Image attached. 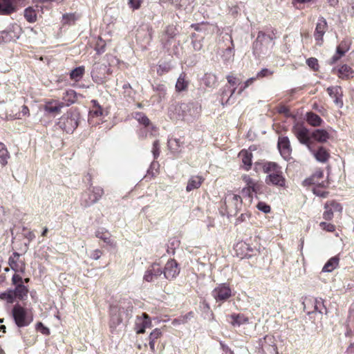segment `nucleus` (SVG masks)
I'll use <instances>...</instances> for the list:
<instances>
[{
	"mask_svg": "<svg viewBox=\"0 0 354 354\" xmlns=\"http://www.w3.org/2000/svg\"><path fill=\"white\" fill-rule=\"evenodd\" d=\"M327 92L330 97L333 98L334 103L339 108L343 106V92L339 86H330L327 88Z\"/></svg>",
	"mask_w": 354,
	"mask_h": 354,
	"instance_id": "obj_16",
	"label": "nucleus"
},
{
	"mask_svg": "<svg viewBox=\"0 0 354 354\" xmlns=\"http://www.w3.org/2000/svg\"><path fill=\"white\" fill-rule=\"evenodd\" d=\"M339 259L337 256L330 258L324 265L322 271L325 272H330L334 270L338 266Z\"/></svg>",
	"mask_w": 354,
	"mask_h": 354,
	"instance_id": "obj_30",
	"label": "nucleus"
},
{
	"mask_svg": "<svg viewBox=\"0 0 354 354\" xmlns=\"http://www.w3.org/2000/svg\"><path fill=\"white\" fill-rule=\"evenodd\" d=\"M109 71V68L104 64H94L91 73L93 80L98 84H103L110 73Z\"/></svg>",
	"mask_w": 354,
	"mask_h": 354,
	"instance_id": "obj_7",
	"label": "nucleus"
},
{
	"mask_svg": "<svg viewBox=\"0 0 354 354\" xmlns=\"http://www.w3.org/2000/svg\"><path fill=\"white\" fill-rule=\"evenodd\" d=\"M17 0H0V15H9L16 10L15 3Z\"/></svg>",
	"mask_w": 354,
	"mask_h": 354,
	"instance_id": "obj_19",
	"label": "nucleus"
},
{
	"mask_svg": "<svg viewBox=\"0 0 354 354\" xmlns=\"http://www.w3.org/2000/svg\"><path fill=\"white\" fill-rule=\"evenodd\" d=\"M8 158L9 155L7 149L4 144L0 142V162L3 166L7 164Z\"/></svg>",
	"mask_w": 354,
	"mask_h": 354,
	"instance_id": "obj_40",
	"label": "nucleus"
},
{
	"mask_svg": "<svg viewBox=\"0 0 354 354\" xmlns=\"http://www.w3.org/2000/svg\"><path fill=\"white\" fill-rule=\"evenodd\" d=\"M0 298L1 299L6 300L8 303L12 304L14 302L15 297L12 290L3 292L0 294Z\"/></svg>",
	"mask_w": 354,
	"mask_h": 354,
	"instance_id": "obj_46",
	"label": "nucleus"
},
{
	"mask_svg": "<svg viewBox=\"0 0 354 354\" xmlns=\"http://www.w3.org/2000/svg\"><path fill=\"white\" fill-rule=\"evenodd\" d=\"M266 183L269 185H271L280 187H286V178L283 176L281 170L268 174L266 178Z\"/></svg>",
	"mask_w": 354,
	"mask_h": 354,
	"instance_id": "obj_14",
	"label": "nucleus"
},
{
	"mask_svg": "<svg viewBox=\"0 0 354 354\" xmlns=\"http://www.w3.org/2000/svg\"><path fill=\"white\" fill-rule=\"evenodd\" d=\"M152 153L153 158L156 159L160 155V145L158 140H155L153 143Z\"/></svg>",
	"mask_w": 354,
	"mask_h": 354,
	"instance_id": "obj_54",
	"label": "nucleus"
},
{
	"mask_svg": "<svg viewBox=\"0 0 354 354\" xmlns=\"http://www.w3.org/2000/svg\"><path fill=\"white\" fill-rule=\"evenodd\" d=\"M281 170L279 165L274 162H266L263 165V171L266 174L276 173Z\"/></svg>",
	"mask_w": 354,
	"mask_h": 354,
	"instance_id": "obj_32",
	"label": "nucleus"
},
{
	"mask_svg": "<svg viewBox=\"0 0 354 354\" xmlns=\"http://www.w3.org/2000/svg\"><path fill=\"white\" fill-rule=\"evenodd\" d=\"M294 133L299 141L308 147L310 149L311 147V135L308 129L304 127H297L294 128Z\"/></svg>",
	"mask_w": 354,
	"mask_h": 354,
	"instance_id": "obj_12",
	"label": "nucleus"
},
{
	"mask_svg": "<svg viewBox=\"0 0 354 354\" xmlns=\"http://www.w3.org/2000/svg\"><path fill=\"white\" fill-rule=\"evenodd\" d=\"M174 110L176 113L174 118L189 122L199 115L201 108L197 104L189 102L177 104L174 106Z\"/></svg>",
	"mask_w": 354,
	"mask_h": 354,
	"instance_id": "obj_2",
	"label": "nucleus"
},
{
	"mask_svg": "<svg viewBox=\"0 0 354 354\" xmlns=\"http://www.w3.org/2000/svg\"><path fill=\"white\" fill-rule=\"evenodd\" d=\"M171 70V66L169 64L164 63L158 66L157 72L159 75H162Z\"/></svg>",
	"mask_w": 354,
	"mask_h": 354,
	"instance_id": "obj_51",
	"label": "nucleus"
},
{
	"mask_svg": "<svg viewBox=\"0 0 354 354\" xmlns=\"http://www.w3.org/2000/svg\"><path fill=\"white\" fill-rule=\"evenodd\" d=\"M263 185L261 183L254 181L249 187L244 188L243 189V193L248 194L250 196V192L257 194H261L263 192Z\"/></svg>",
	"mask_w": 354,
	"mask_h": 354,
	"instance_id": "obj_31",
	"label": "nucleus"
},
{
	"mask_svg": "<svg viewBox=\"0 0 354 354\" xmlns=\"http://www.w3.org/2000/svg\"><path fill=\"white\" fill-rule=\"evenodd\" d=\"M102 255V252L101 250H93L90 254V257L91 259H94V260H97L100 258Z\"/></svg>",
	"mask_w": 354,
	"mask_h": 354,
	"instance_id": "obj_64",
	"label": "nucleus"
},
{
	"mask_svg": "<svg viewBox=\"0 0 354 354\" xmlns=\"http://www.w3.org/2000/svg\"><path fill=\"white\" fill-rule=\"evenodd\" d=\"M12 283L15 286H17L19 283L23 284L22 277L17 274H15L12 277Z\"/></svg>",
	"mask_w": 354,
	"mask_h": 354,
	"instance_id": "obj_62",
	"label": "nucleus"
},
{
	"mask_svg": "<svg viewBox=\"0 0 354 354\" xmlns=\"http://www.w3.org/2000/svg\"><path fill=\"white\" fill-rule=\"evenodd\" d=\"M192 44L194 50H201L203 48L202 39H203V36H199L196 33H193L192 35Z\"/></svg>",
	"mask_w": 354,
	"mask_h": 354,
	"instance_id": "obj_37",
	"label": "nucleus"
},
{
	"mask_svg": "<svg viewBox=\"0 0 354 354\" xmlns=\"http://www.w3.org/2000/svg\"><path fill=\"white\" fill-rule=\"evenodd\" d=\"M12 291L15 298L24 300L27 297L28 289L24 284L19 283Z\"/></svg>",
	"mask_w": 354,
	"mask_h": 354,
	"instance_id": "obj_25",
	"label": "nucleus"
},
{
	"mask_svg": "<svg viewBox=\"0 0 354 354\" xmlns=\"http://www.w3.org/2000/svg\"><path fill=\"white\" fill-rule=\"evenodd\" d=\"M1 37L3 42H10L15 37L14 31L11 30H6L1 32Z\"/></svg>",
	"mask_w": 354,
	"mask_h": 354,
	"instance_id": "obj_44",
	"label": "nucleus"
},
{
	"mask_svg": "<svg viewBox=\"0 0 354 354\" xmlns=\"http://www.w3.org/2000/svg\"><path fill=\"white\" fill-rule=\"evenodd\" d=\"M320 227L327 232H334L335 230V226L331 223L326 222H321L319 224Z\"/></svg>",
	"mask_w": 354,
	"mask_h": 354,
	"instance_id": "obj_55",
	"label": "nucleus"
},
{
	"mask_svg": "<svg viewBox=\"0 0 354 354\" xmlns=\"http://www.w3.org/2000/svg\"><path fill=\"white\" fill-rule=\"evenodd\" d=\"M239 157L241 159L244 169L246 171H248L252 166V153L247 150H241L239 153Z\"/></svg>",
	"mask_w": 354,
	"mask_h": 354,
	"instance_id": "obj_21",
	"label": "nucleus"
},
{
	"mask_svg": "<svg viewBox=\"0 0 354 354\" xmlns=\"http://www.w3.org/2000/svg\"><path fill=\"white\" fill-rule=\"evenodd\" d=\"M162 274L163 272L160 265L153 263L145 272L143 279L147 282H155Z\"/></svg>",
	"mask_w": 354,
	"mask_h": 354,
	"instance_id": "obj_10",
	"label": "nucleus"
},
{
	"mask_svg": "<svg viewBox=\"0 0 354 354\" xmlns=\"http://www.w3.org/2000/svg\"><path fill=\"white\" fill-rule=\"evenodd\" d=\"M223 37H226L227 39H228L230 40L231 46H228L227 48H226L225 49L221 57L225 63H230V62H233L234 57V45L233 39H232L231 35L227 33H226L223 36Z\"/></svg>",
	"mask_w": 354,
	"mask_h": 354,
	"instance_id": "obj_17",
	"label": "nucleus"
},
{
	"mask_svg": "<svg viewBox=\"0 0 354 354\" xmlns=\"http://www.w3.org/2000/svg\"><path fill=\"white\" fill-rule=\"evenodd\" d=\"M164 277L168 280H172L176 278L179 272L180 268L178 263L174 259H170L167 262L165 266L164 270H162Z\"/></svg>",
	"mask_w": 354,
	"mask_h": 354,
	"instance_id": "obj_11",
	"label": "nucleus"
},
{
	"mask_svg": "<svg viewBox=\"0 0 354 354\" xmlns=\"http://www.w3.org/2000/svg\"><path fill=\"white\" fill-rule=\"evenodd\" d=\"M189 85V81L186 80V75L181 73L176 83V90L177 92L185 91Z\"/></svg>",
	"mask_w": 354,
	"mask_h": 354,
	"instance_id": "obj_29",
	"label": "nucleus"
},
{
	"mask_svg": "<svg viewBox=\"0 0 354 354\" xmlns=\"http://www.w3.org/2000/svg\"><path fill=\"white\" fill-rule=\"evenodd\" d=\"M36 330L43 335H48L50 334L49 328L46 327L41 322H38L36 324Z\"/></svg>",
	"mask_w": 354,
	"mask_h": 354,
	"instance_id": "obj_53",
	"label": "nucleus"
},
{
	"mask_svg": "<svg viewBox=\"0 0 354 354\" xmlns=\"http://www.w3.org/2000/svg\"><path fill=\"white\" fill-rule=\"evenodd\" d=\"M328 203L329 204V208L332 207V211L333 212H341L342 211V207L339 203L335 202V201H330V202H328Z\"/></svg>",
	"mask_w": 354,
	"mask_h": 354,
	"instance_id": "obj_57",
	"label": "nucleus"
},
{
	"mask_svg": "<svg viewBox=\"0 0 354 354\" xmlns=\"http://www.w3.org/2000/svg\"><path fill=\"white\" fill-rule=\"evenodd\" d=\"M227 82L232 86H234L236 84H240V80L233 75H227Z\"/></svg>",
	"mask_w": 354,
	"mask_h": 354,
	"instance_id": "obj_63",
	"label": "nucleus"
},
{
	"mask_svg": "<svg viewBox=\"0 0 354 354\" xmlns=\"http://www.w3.org/2000/svg\"><path fill=\"white\" fill-rule=\"evenodd\" d=\"M65 106V102L59 101H50L45 105V111L49 113L57 114L61 112V109Z\"/></svg>",
	"mask_w": 354,
	"mask_h": 354,
	"instance_id": "obj_20",
	"label": "nucleus"
},
{
	"mask_svg": "<svg viewBox=\"0 0 354 354\" xmlns=\"http://www.w3.org/2000/svg\"><path fill=\"white\" fill-rule=\"evenodd\" d=\"M277 147L281 156L285 160L288 161L292 158V148L288 137L279 136L277 142Z\"/></svg>",
	"mask_w": 354,
	"mask_h": 354,
	"instance_id": "obj_9",
	"label": "nucleus"
},
{
	"mask_svg": "<svg viewBox=\"0 0 354 354\" xmlns=\"http://www.w3.org/2000/svg\"><path fill=\"white\" fill-rule=\"evenodd\" d=\"M24 17L30 23H33L36 21L37 15L35 10L28 7L24 10Z\"/></svg>",
	"mask_w": 354,
	"mask_h": 354,
	"instance_id": "obj_41",
	"label": "nucleus"
},
{
	"mask_svg": "<svg viewBox=\"0 0 354 354\" xmlns=\"http://www.w3.org/2000/svg\"><path fill=\"white\" fill-rule=\"evenodd\" d=\"M273 37L263 32H259L256 40L253 43V52L255 55H259L266 53L267 49L272 44Z\"/></svg>",
	"mask_w": 354,
	"mask_h": 354,
	"instance_id": "obj_4",
	"label": "nucleus"
},
{
	"mask_svg": "<svg viewBox=\"0 0 354 354\" xmlns=\"http://www.w3.org/2000/svg\"><path fill=\"white\" fill-rule=\"evenodd\" d=\"M17 118L21 119L22 116L29 115V109L28 106L24 105L21 106V110L17 114Z\"/></svg>",
	"mask_w": 354,
	"mask_h": 354,
	"instance_id": "obj_61",
	"label": "nucleus"
},
{
	"mask_svg": "<svg viewBox=\"0 0 354 354\" xmlns=\"http://www.w3.org/2000/svg\"><path fill=\"white\" fill-rule=\"evenodd\" d=\"M257 80L256 77H250L248 80H247L243 85L240 87L238 94H241L246 88H248L250 85L253 84V82Z\"/></svg>",
	"mask_w": 354,
	"mask_h": 354,
	"instance_id": "obj_52",
	"label": "nucleus"
},
{
	"mask_svg": "<svg viewBox=\"0 0 354 354\" xmlns=\"http://www.w3.org/2000/svg\"><path fill=\"white\" fill-rule=\"evenodd\" d=\"M162 335V332L159 328L154 329L149 335V339L156 340Z\"/></svg>",
	"mask_w": 354,
	"mask_h": 354,
	"instance_id": "obj_56",
	"label": "nucleus"
},
{
	"mask_svg": "<svg viewBox=\"0 0 354 354\" xmlns=\"http://www.w3.org/2000/svg\"><path fill=\"white\" fill-rule=\"evenodd\" d=\"M353 73L352 68L346 64L342 66L338 70V77L342 79H349L353 77Z\"/></svg>",
	"mask_w": 354,
	"mask_h": 354,
	"instance_id": "obj_33",
	"label": "nucleus"
},
{
	"mask_svg": "<svg viewBox=\"0 0 354 354\" xmlns=\"http://www.w3.org/2000/svg\"><path fill=\"white\" fill-rule=\"evenodd\" d=\"M133 118L140 124L145 127H148L150 124V120L147 116L142 112H136L133 114Z\"/></svg>",
	"mask_w": 354,
	"mask_h": 354,
	"instance_id": "obj_38",
	"label": "nucleus"
},
{
	"mask_svg": "<svg viewBox=\"0 0 354 354\" xmlns=\"http://www.w3.org/2000/svg\"><path fill=\"white\" fill-rule=\"evenodd\" d=\"M324 208L326 210L324 211L323 214V218L326 221H330L333 217V212L332 211V207L329 208V204L328 203H326L324 205Z\"/></svg>",
	"mask_w": 354,
	"mask_h": 354,
	"instance_id": "obj_47",
	"label": "nucleus"
},
{
	"mask_svg": "<svg viewBox=\"0 0 354 354\" xmlns=\"http://www.w3.org/2000/svg\"><path fill=\"white\" fill-rule=\"evenodd\" d=\"M168 147L173 153L178 154L181 152L180 142L178 139L174 138L169 140Z\"/></svg>",
	"mask_w": 354,
	"mask_h": 354,
	"instance_id": "obj_35",
	"label": "nucleus"
},
{
	"mask_svg": "<svg viewBox=\"0 0 354 354\" xmlns=\"http://www.w3.org/2000/svg\"><path fill=\"white\" fill-rule=\"evenodd\" d=\"M63 100L65 102V106L73 104L77 100V93L73 89H68L63 93Z\"/></svg>",
	"mask_w": 354,
	"mask_h": 354,
	"instance_id": "obj_27",
	"label": "nucleus"
},
{
	"mask_svg": "<svg viewBox=\"0 0 354 354\" xmlns=\"http://www.w3.org/2000/svg\"><path fill=\"white\" fill-rule=\"evenodd\" d=\"M315 310L319 313L320 314H327V308L324 306L322 299H315Z\"/></svg>",
	"mask_w": 354,
	"mask_h": 354,
	"instance_id": "obj_42",
	"label": "nucleus"
},
{
	"mask_svg": "<svg viewBox=\"0 0 354 354\" xmlns=\"http://www.w3.org/2000/svg\"><path fill=\"white\" fill-rule=\"evenodd\" d=\"M306 64L313 71H318L319 64H318V60L316 58H315V57L308 58L306 60Z\"/></svg>",
	"mask_w": 354,
	"mask_h": 354,
	"instance_id": "obj_48",
	"label": "nucleus"
},
{
	"mask_svg": "<svg viewBox=\"0 0 354 354\" xmlns=\"http://www.w3.org/2000/svg\"><path fill=\"white\" fill-rule=\"evenodd\" d=\"M8 263L11 267V269L15 272L20 271L21 272H24L25 271V263L21 262V266L20 268H19V264L17 262V260L14 259V257H10L8 259Z\"/></svg>",
	"mask_w": 354,
	"mask_h": 354,
	"instance_id": "obj_39",
	"label": "nucleus"
},
{
	"mask_svg": "<svg viewBox=\"0 0 354 354\" xmlns=\"http://www.w3.org/2000/svg\"><path fill=\"white\" fill-rule=\"evenodd\" d=\"M172 1V3H174L176 6H178L179 8L182 7H187V6H189L192 2L193 0H171Z\"/></svg>",
	"mask_w": 354,
	"mask_h": 354,
	"instance_id": "obj_49",
	"label": "nucleus"
},
{
	"mask_svg": "<svg viewBox=\"0 0 354 354\" xmlns=\"http://www.w3.org/2000/svg\"><path fill=\"white\" fill-rule=\"evenodd\" d=\"M273 74V71L268 69V68H263L259 72L257 73L256 77L257 79H261L263 77L270 76Z\"/></svg>",
	"mask_w": 354,
	"mask_h": 354,
	"instance_id": "obj_50",
	"label": "nucleus"
},
{
	"mask_svg": "<svg viewBox=\"0 0 354 354\" xmlns=\"http://www.w3.org/2000/svg\"><path fill=\"white\" fill-rule=\"evenodd\" d=\"M203 82L206 86L213 87L217 82V77L213 73H205L203 78Z\"/></svg>",
	"mask_w": 354,
	"mask_h": 354,
	"instance_id": "obj_36",
	"label": "nucleus"
},
{
	"mask_svg": "<svg viewBox=\"0 0 354 354\" xmlns=\"http://www.w3.org/2000/svg\"><path fill=\"white\" fill-rule=\"evenodd\" d=\"M133 304L129 299H121L118 304L110 306V328H115L120 325L122 320V315L129 319L132 316Z\"/></svg>",
	"mask_w": 354,
	"mask_h": 354,
	"instance_id": "obj_1",
	"label": "nucleus"
},
{
	"mask_svg": "<svg viewBox=\"0 0 354 354\" xmlns=\"http://www.w3.org/2000/svg\"><path fill=\"white\" fill-rule=\"evenodd\" d=\"M309 150L313 153L316 160L320 162H326L330 157L329 153L323 147H319L317 151H313L311 148Z\"/></svg>",
	"mask_w": 354,
	"mask_h": 354,
	"instance_id": "obj_22",
	"label": "nucleus"
},
{
	"mask_svg": "<svg viewBox=\"0 0 354 354\" xmlns=\"http://www.w3.org/2000/svg\"><path fill=\"white\" fill-rule=\"evenodd\" d=\"M136 39L143 43L144 45L149 44L152 39V28L148 26L140 27L136 34Z\"/></svg>",
	"mask_w": 354,
	"mask_h": 354,
	"instance_id": "obj_15",
	"label": "nucleus"
},
{
	"mask_svg": "<svg viewBox=\"0 0 354 354\" xmlns=\"http://www.w3.org/2000/svg\"><path fill=\"white\" fill-rule=\"evenodd\" d=\"M203 178L199 176H192L188 180L186 191L191 192L194 189H198L201 185Z\"/></svg>",
	"mask_w": 354,
	"mask_h": 354,
	"instance_id": "obj_24",
	"label": "nucleus"
},
{
	"mask_svg": "<svg viewBox=\"0 0 354 354\" xmlns=\"http://www.w3.org/2000/svg\"><path fill=\"white\" fill-rule=\"evenodd\" d=\"M95 50H96L97 54H102L106 50V43L101 37H98L97 41L96 42Z\"/></svg>",
	"mask_w": 354,
	"mask_h": 354,
	"instance_id": "obj_45",
	"label": "nucleus"
},
{
	"mask_svg": "<svg viewBox=\"0 0 354 354\" xmlns=\"http://www.w3.org/2000/svg\"><path fill=\"white\" fill-rule=\"evenodd\" d=\"M230 323L234 326H240L242 324L248 323V318L243 314H232L230 315Z\"/></svg>",
	"mask_w": 354,
	"mask_h": 354,
	"instance_id": "obj_26",
	"label": "nucleus"
},
{
	"mask_svg": "<svg viewBox=\"0 0 354 354\" xmlns=\"http://www.w3.org/2000/svg\"><path fill=\"white\" fill-rule=\"evenodd\" d=\"M328 28V24L326 22V20L323 17H320L318 19L315 31L314 33V37L316 40L317 41H322L324 35L325 34L326 31Z\"/></svg>",
	"mask_w": 354,
	"mask_h": 354,
	"instance_id": "obj_18",
	"label": "nucleus"
},
{
	"mask_svg": "<svg viewBox=\"0 0 354 354\" xmlns=\"http://www.w3.org/2000/svg\"><path fill=\"white\" fill-rule=\"evenodd\" d=\"M12 315L15 324L19 328L27 326L32 321V318L28 316L26 310L19 304H15L12 308Z\"/></svg>",
	"mask_w": 354,
	"mask_h": 354,
	"instance_id": "obj_5",
	"label": "nucleus"
},
{
	"mask_svg": "<svg viewBox=\"0 0 354 354\" xmlns=\"http://www.w3.org/2000/svg\"><path fill=\"white\" fill-rule=\"evenodd\" d=\"M306 121L313 127H319L323 122V120L313 112H308L306 113Z\"/></svg>",
	"mask_w": 354,
	"mask_h": 354,
	"instance_id": "obj_28",
	"label": "nucleus"
},
{
	"mask_svg": "<svg viewBox=\"0 0 354 354\" xmlns=\"http://www.w3.org/2000/svg\"><path fill=\"white\" fill-rule=\"evenodd\" d=\"M60 127L66 133H73L78 126V115L77 114H68L63 116L59 122Z\"/></svg>",
	"mask_w": 354,
	"mask_h": 354,
	"instance_id": "obj_8",
	"label": "nucleus"
},
{
	"mask_svg": "<svg viewBox=\"0 0 354 354\" xmlns=\"http://www.w3.org/2000/svg\"><path fill=\"white\" fill-rule=\"evenodd\" d=\"M211 295L221 306L232 297V290L227 283H220L214 288Z\"/></svg>",
	"mask_w": 354,
	"mask_h": 354,
	"instance_id": "obj_6",
	"label": "nucleus"
},
{
	"mask_svg": "<svg viewBox=\"0 0 354 354\" xmlns=\"http://www.w3.org/2000/svg\"><path fill=\"white\" fill-rule=\"evenodd\" d=\"M95 236L96 237L103 240L106 243L109 244V245H112L113 244V242L111 239V236H110V234L108 232H103V231H100V230H97L96 232H95Z\"/></svg>",
	"mask_w": 354,
	"mask_h": 354,
	"instance_id": "obj_43",
	"label": "nucleus"
},
{
	"mask_svg": "<svg viewBox=\"0 0 354 354\" xmlns=\"http://www.w3.org/2000/svg\"><path fill=\"white\" fill-rule=\"evenodd\" d=\"M257 208L260 211L264 212V213H268L270 212V205H267L266 203L263 202H259L257 204Z\"/></svg>",
	"mask_w": 354,
	"mask_h": 354,
	"instance_id": "obj_59",
	"label": "nucleus"
},
{
	"mask_svg": "<svg viewBox=\"0 0 354 354\" xmlns=\"http://www.w3.org/2000/svg\"><path fill=\"white\" fill-rule=\"evenodd\" d=\"M312 138L319 142H326L330 138L329 133L325 129H316L311 133Z\"/></svg>",
	"mask_w": 354,
	"mask_h": 354,
	"instance_id": "obj_23",
	"label": "nucleus"
},
{
	"mask_svg": "<svg viewBox=\"0 0 354 354\" xmlns=\"http://www.w3.org/2000/svg\"><path fill=\"white\" fill-rule=\"evenodd\" d=\"M89 113L91 116H101L102 115V109L100 104H97V107L93 108V109L90 111Z\"/></svg>",
	"mask_w": 354,
	"mask_h": 354,
	"instance_id": "obj_58",
	"label": "nucleus"
},
{
	"mask_svg": "<svg viewBox=\"0 0 354 354\" xmlns=\"http://www.w3.org/2000/svg\"><path fill=\"white\" fill-rule=\"evenodd\" d=\"M104 194V189L100 187H93L91 184L89 188L81 195L80 205L88 207L97 203Z\"/></svg>",
	"mask_w": 354,
	"mask_h": 354,
	"instance_id": "obj_3",
	"label": "nucleus"
},
{
	"mask_svg": "<svg viewBox=\"0 0 354 354\" xmlns=\"http://www.w3.org/2000/svg\"><path fill=\"white\" fill-rule=\"evenodd\" d=\"M348 50V48L346 47V44H344L343 43H341L336 49V53L337 55H339L341 57L344 55L346 52Z\"/></svg>",
	"mask_w": 354,
	"mask_h": 354,
	"instance_id": "obj_60",
	"label": "nucleus"
},
{
	"mask_svg": "<svg viewBox=\"0 0 354 354\" xmlns=\"http://www.w3.org/2000/svg\"><path fill=\"white\" fill-rule=\"evenodd\" d=\"M84 71V67L83 66L76 67L70 73L71 79L75 82H78L83 77Z\"/></svg>",
	"mask_w": 354,
	"mask_h": 354,
	"instance_id": "obj_34",
	"label": "nucleus"
},
{
	"mask_svg": "<svg viewBox=\"0 0 354 354\" xmlns=\"http://www.w3.org/2000/svg\"><path fill=\"white\" fill-rule=\"evenodd\" d=\"M151 326V321L148 314L144 313L142 316H137L135 323V330L136 333H145L146 328H150Z\"/></svg>",
	"mask_w": 354,
	"mask_h": 354,
	"instance_id": "obj_13",
	"label": "nucleus"
}]
</instances>
